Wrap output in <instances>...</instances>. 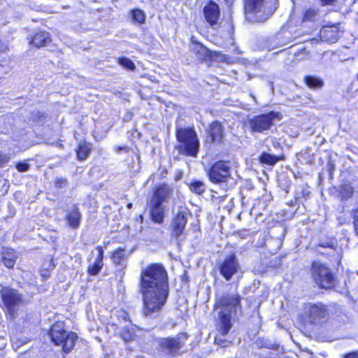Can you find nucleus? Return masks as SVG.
<instances>
[{"label": "nucleus", "mask_w": 358, "mask_h": 358, "mask_svg": "<svg viewBox=\"0 0 358 358\" xmlns=\"http://www.w3.org/2000/svg\"><path fill=\"white\" fill-rule=\"evenodd\" d=\"M139 291L143 296V313L151 316L159 313L169 296V280L162 264H152L142 269Z\"/></svg>", "instance_id": "obj_1"}, {"label": "nucleus", "mask_w": 358, "mask_h": 358, "mask_svg": "<svg viewBox=\"0 0 358 358\" xmlns=\"http://www.w3.org/2000/svg\"><path fill=\"white\" fill-rule=\"evenodd\" d=\"M278 6V0H245V10L248 20L262 22L267 20Z\"/></svg>", "instance_id": "obj_2"}, {"label": "nucleus", "mask_w": 358, "mask_h": 358, "mask_svg": "<svg viewBox=\"0 0 358 358\" xmlns=\"http://www.w3.org/2000/svg\"><path fill=\"white\" fill-rule=\"evenodd\" d=\"M176 138L179 143L176 149L184 155L196 157L200 143L193 128L180 127L176 129Z\"/></svg>", "instance_id": "obj_3"}, {"label": "nucleus", "mask_w": 358, "mask_h": 358, "mask_svg": "<svg viewBox=\"0 0 358 358\" xmlns=\"http://www.w3.org/2000/svg\"><path fill=\"white\" fill-rule=\"evenodd\" d=\"M187 340L185 333L177 334L174 337L159 338L157 341V350L162 357H174L182 354V348Z\"/></svg>", "instance_id": "obj_4"}, {"label": "nucleus", "mask_w": 358, "mask_h": 358, "mask_svg": "<svg viewBox=\"0 0 358 358\" xmlns=\"http://www.w3.org/2000/svg\"><path fill=\"white\" fill-rule=\"evenodd\" d=\"M310 272L313 280L320 287L329 289L336 285V276L325 264L320 262H313Z\"/></svg>", "instance_id": "obj_5"}, {"label": "nucleus", "mask_w": 358, "mask_h": 358, "mask_svg": "<svg viewBox=\"0 0 358 358\" xmlns=\"http://www.w3.org/2000/svg\"><path fill=\"white\" fill-rule=\"evenodd\" d=\"M50 336L55 345H62L65 352H69L73 348L78 338L76 333L65 331L63 323L60 322H57L52 327Z\"/></svg>", "instance_id": "obj_6"}, {"label": "nucleus", "mask_w": 358, "mask_h": 358, "mask_svg": "<svg viewBox=\"0 0 358 358\" xmlns=\"http://www.w3.org/2000/svg\"><path fill=\"white\" fill-rule=\"evenodd\" d=\"M303 315L310 324L321 326L329 320V310L322 303H308L304 306Z\"/></svg>", "instance_id": "obj_7"}, {"label": "nucleus", "mask_w": 358, "mask_h": 358, "mask_svg": "<svg viewBox=\"0 0 358 358\" xmlns=\"http://www.w3.org/2000/svg\"><path fill=\"white\" fill-rule=\"evenodd\" d=\"M279 113L270 112L266 114L254 117L249 121L252 131L263 133L271 129L275 118H280Z\"/></svg>", "instance_id": "obj_8"}, {"label": "nucleus", "mask_w": 358, "mask_h": 358, "mask_svg": "<svg viewBox=\"0 0 358 358\" xmlns=\"http://www.w3.org/2000/svg\"><path fill=\"white\" fill-rule=\"evenodd\" d=\"M239 296L238 294H232L229 298L225 297V334L231 327L230 321L236 317V311L239 307Z\"/></svg>", "instance_id": "obj_9"}, {"label": "nucleus", "mask_w": 358, "mask_h": 358, "mask_svg": "<svg viewBox=\"0 0 358 358\" xmlns=\"http://www.w3.org/2000/svg\"><path fill=\"white\" fill-rule=\"evenodd\" d=\"M1 297L4 306L9 312L22 301V297L17 290L4 287L0 292Z\"/></svg>", "instance_id": "obj_10"}, {"label": "nucleus", "mask_w": 358, "mask_h": 358, "mask_svg": "<svg viewBox=\"0 0 358 358\" xmlns=\"http://www.w3.org/2000/svg\"><path fill=\"white\" fill-rule=\"evenodd\" d=\"M213 314L215 317L216 315L218 316L219 331L222 334V336L215 337V343L222 347V344L224 343V341L221 338L224 336V299L222 297L216 300L214 305Z\"/></svg>", "instance_id": "obj_11"}, {"label": "nucleus", "mask_w": 358, "mask_h": 358, "mask_svg": "<svg viewBox=\"0 0 358 358\" xmlns=\"http://www.w3.org/2000/svg\"><path fill=\"white\" fill-rule=\"evenodd\" d=\"M225 32H227L229 36V45L224 46V48L227 49V51L233 55H239L241 53V51L239 50L238 47L234 43V25L233 23L232 16L230 15L229 17H225Z\"/></svg>", "instance_id": "obj_12"}, {"label": "nucleus", "mask_w": 358, "mask_h": 358, "mask_svg": "<svg viewBox=\"0 0 358 358\" xmlns=\"http://www.w3.org/2000/svg\"><path fill=\"white\" fill-rule=\"evenodd\" d=\"M321 41L327 43H336L341 37L339 28L336 25L323 27L320 32Z\"/></svg>", "instance_id": "obj_13"}, {"label": "nucleus", "mask_w": 358, "mask_h": 358, "mask_svg": "<svg viewBox=\"0 0 358 358\" xmlns=\"http://www.w3.org/2000/svg\"><path fill=\"white\" fill-rule=\"evenodd\" d=\"M337 247L338 243L336 240L335 238H331L321 241L315 246V251L322 255L333 256L336 252Z\"/></svg>", "instance_id": "obj_14"}, {"label": "nucleus", "mask_w": 358, "mask_h": 358, "mask_svg": "<svg viewBox=\"0 0 358 358\" xmlns=\"http://www.w3.org/2000/svg\"><path fill=\"white\" fill-rule=\"evenodd\" d=\"M187 224V213L182 211L178 213L172 222V234L178 238L184 234Z\"/></svg>", "instance_id": "obj_15"}, {"label": "nucleus", "mask_w": 358, "mask_h": 358, "mask_svg": "<svg viewBox=\"0 0 358 358\" xmlns=\"http://www.w3.org/2000/svg\"><path fill=\"white\" fill-rule=\"evenodd\" d=\"M205 18L207 22L213 26L217 24L220 17V8L217 3L210 1L203 8Z\"/></svg>", "instance_id": "obj_16"}, {"label": "nucleus", "mask_w": 358, "mask_h": 358, "mask_svg": "<svg viewBox=\"0 0 358 358\" xmlns=\"http://www.w3.org/2000/svg\"><path fill=\"white\" fill-rule=\"evenodd\" d=\"M171 192L172 189L169 185H160L155 190L150 201H152L154 205L162 204L167 201Z\"/></svg>", "instance_id": "obj_17"}, {"label": "nucleus", "mask_w": 358, "mask_h": 358, "mask_svg": "<svg viewBox=\"0 0 358 358\" xmlns=\"http://www.w3.org/2000/svg\"><path fill=\"white\" fill-rule=\"evenodd\" d=\"M224 161H219L212 166L208 171L209 179L214 183H222L224 181Z\"/></svg>", "instance_id": "obj_18"}, {"label": "nucleus", "mask_w": 358, "mask_h": 358, "mask_svg": "<svg viewBox=\"0 0 358 358\" xmlns=\"http://www.w3.org/2000/svg\"><path fill=\"white\" fill-rule=\"evenodd\" d=\"M222 125L218 121L212 122L208 129V139L207 141L210 143L221 142L222 140Z\"/></svg>", "instance_id": "obj_19"}, {"label": "nucleus", "mask_w": 358, "mask_h": 358, "mask_svg": "<svg viewBox=\"0 0 358 358\" xmlns=\"http://www.w3.org/2000/svg\"><path fill=\"white\" fill-rule=\"evenodd\" d=\"M240 268L239 264L234 254L225 259V280H229Z\"/></svg>", "instance_id": "obj_20"}, {"label": "nucleus", "mask_w": 358, "mask_h": 358, "mask_svg": "<svg viewBox=\"0 0 358 358\" xmlns=\"http://www.w3.org/2000/svg\"><path fill=\"white\" fill-rule=\"evenodd\" d=\"M96 249L98 251V255L96 258V260L93 264L90 265L87 268L88 273L92 275H97L101 270L103 265V250L101 246H97Z\"/></svg>", "instance_id": "obj_21"}, {"label": "nucleus", "mask_w": 358, "mask_h": 358, "mask_svg": "<svg viewBox=\"0 0 358 358\" xmlns=\"http://www.w3.org/2000/svg\"><path fill=\"white\" fill-rule=\"evenodd\" d=\"M51 42L49 33L46 31H38L31 38L30 43L36 48L47 46Z\"/></svg>", "instance_id": "obj_22"}, {"label": "nucleus", "mask_w": 358, "mask_h": 358, "mask_svg": "<svg viewBox=\"0 0 358 358\" xmlns=\"http://www.w3.org/2000/svg\"><path fill=\"white\" fill-rule=\"evenodd\" d=\"M81 217L78 208L74 205L73 209L67 212L66 220L71 228L77 229L80 226Z\"/></svg>", "instance_id": "obj_23"}, {"label": "nucleus", "mask_w": 358, "mask_h": 358, "mask_svg": "<svg viewBox=\"0 0 358 358\" xmlns=\"http://www.w3.org/2000/svg\"><path fill=\"white\" fill-rule=\"evenodd\" d=\"M322 13L320 8L316 7H310L305 9L303 12L302 21L306 22H319L322 19Z\"/></svg>", "instance_id": "obj_24"}, {"label": "nucleus", "mask_w": 358, "mask_h": 358, "mask_svg": "<svg viewBox=\"0 0 358 358\" xmlns=\"http://www.w3.org/2000/svg\"><path fill=\"white\" fill-rule=\"evenodd\" d=\"M113 263L116 266L122 267L121 272L127 266V257L126 256L125 249L119 248L112 253Z\"/></svg>", "instance_id": "obj_25"}, {"label": "nucleus", "mask_w": 358, "mask_h": 358, "mask_svg": "<svg viewBox=\"0 0 358 358\" xmlns=\"http://www.w3.org/2000/svg\"><path fill=\"white\" fill-rule=\"evenodd\" d=\"M152 219L157 223H162L164 220V208L162 204L154 205L152 201L150 204Z\"/></svg>", "instance_id": "obj_26"}, {"label": "nucleus", "mask_w": 358, "mask_h": 358, "mask_svg": "<svg viewBox=\"0 0 358 358\" xmlns=\"http://www.w3.org/2000/svg\"><path fill=\"white\" fill-rule=\"evenodd\" d=\"M17 259V256L13 249H6L2 252V262L8 268H13Z\"/></svg>", "instance_id": "obj_27"}, {"label": "nucleus", "mask_w": 358, "mask_h": 358, "mask_svg": "<svg viewBox=\"0 0 358 358\" xmlns=\"http://www.w3.org/2000/svg\"><path fill=\"white\" fill-rule=\"evenodd\" d=\"M90 150L91 145L90 143L80 142L77 150V157L78 160L83 161L86 159Z\"/></svg>", "instance_id": "obj_28"}, {"label": "nucleus", "mask_w": 358, "mask_h": 358, "mask_svg": "<svg viewBox=\"0 0 358 358\" xmlns=\"http://www.w3.org/2000/svg\"><path fill=\"white\" fill-rule=\"evenodd\" d=\"M304 81L306 85L311 89L322 88L324 85V82L322 79L313 76H306L304 78Z\"/></svg>", "instance_id": "obj_29"}, {"label": "nucleus", "mask_w": 358, "mask_h": 358, "mask_svg": "<svg viewBox=\"0 0 358 358\" xmlns=\"http://www.w3.org/2000/svg\"><path fill=\"white\" fill-rule=\"evenodd\" d=\"M280 159L279 157L265 152H262L259 156L260 162L269 166L275 165Z\"/></svg>", "instance_id": "obj_30"}, {"label": "nucleus", "mask_w": 358, "mask_h": 358, "mask_svg": "<svg viewBox=\"0 0 358 358\" xmlns=\"http://www.w3.org/2000/svg\"><path fill=\"white\" fill-rule=\"evenodd\" d=\"M192 51L196 54L198 59H201L208 55V50L201 43H194L191 47Z\"/></svg>", "instance_id": "obj_31"}, {"label": "nucleus", "mask_w": 358, "mask_h": 358, "mask_svg": "<svg viewBox=\"0 0 358 358\" xmlns=\"http://www.w3.org/2000/svg\"><path fill=\"white\" fill-rule=\"evenodd\" d=\"M189 188L193 193L201 194L206 190V185L202 181L194 180L189 184Z\"/></svg>", "instance_id": "obj_32"}, {"label": "nucleus", "mask_w": 358, "mask_h": 358, "mask_svg": "<svg viewBox=\"0 0 358 358\" xmlns=\"http://www.w3.org/2000/svg\"><path fill=\"white\" fill-rule=\"evenodd\" d=\"M8 50V46L7 43L0 40V66H3L9 62L10 58L7 53Z\"/></svg>", "instance_id": "obj_33"}, {"label": "nucleus", "mask_w": 358, "mask_h": 358, "mask_svg": "<svg viewBox=\"0 0 358 358\" xmlns=\"http://www.w3.org/2000/svg\"><path fill=\"white\" fill-rule=\"evenodd\" d=\"M354 192L353 187L350 184H343L340 187L339 195L341 197V200L348 199L352 196Z\"/></svg>", "instance_id": "obj_34"}, {"label": "nucleus", "mask_w": 358, "mask_h": 358, "mask_svg": "<svg viewBox=\"0 0 358 358\" xmlns=\"http://www.w3.org/2000/svg\"><path fill=\"white\" fill-rule=\"evenodd\" d=\"M120 336L125 341H131L135 337L134 328L130 325H126L122 328Z\"/></svg>", "instance_id": "obj_35"}, {"label": "nucleus", "mask_w": 358, "mask_h": 358, "mask_svg": "<svg viewBox=\"0 0 358 358\" xmlns=\"http://www.w3.org/2000/svg\"><path fill=\"white\" fill-rule=\"evenodd\" d=\"M132 19L138 23H143L145 20L144 12L140 9H134L131 11Z\"/></svg>", "instance_id": "obj_36"}, {"label": "nucleus", "mask_w": 358, "mask_h": 358, "mask_svg": "<svg viewBox=\"0 0 358 358\" xmlns=\"http://www.w3.org/2000/svg\"><path fill=\"white\" fill-rule=\"evenodd\" d=\"M119 64L124 66V68H126L128 70H134L135 69V64H134V62L128 59V58H121V59H119Z\"/></svg>", "instance_id": "obj_37"}, {"label": "nucleus", "mask_w": 358, "mask_h": 358, "mask_svg": "<svg viewBox=\"0 0 358 358\" xmlns=\"http://www.w3.org/2000/svg\"><path fill=\"white\" fill-rule=\"evenodd\" d=\"M29 164L24 162H20L17 164L16 169L20 172H24L29 170Z\"/></svg>", "instance_id": "obj_38"}, {"label": "nucleus", "mask_w": 358, "mask_h": 358, "mask_svg": "<svg viewBox=\"0 0 358 358\" xmlns=\"http://www.w3.org/2000/svg\"><path fill=\"white\" fill-rule=\"evenodd\" d=\"M310 192L308 189H303L300 192H296V201L301 202V199L303 197L306 199V197L308 196Z\"/></svg>", "instance_id": "obj_39"}, {"label": "nucleus", "mask_w": 358, "mask_h": 358, "mask_svg": "<svg viewBox=\"0 0 358 358\" xmlns=\"http://www.w3.org/2000/svg\"><path fill=\"white\" fill-rule=\"evenodd\" d=\"M355 229L358 235V208L352 211Z\"/></svg>", "instance_id": "obj_40"}, {"label": "nucleus", "mask_w": 358, "mask_h": 358, "mask_svg": "<svg viewBox=\"0 0 358 358\" xmlns=\"http://www.w3.org/2000/svg\"><path fill=\"white\" fill-rule=\"evenodd\" d=\"M10 159V157L8 155L0 152V167L3 166Z\"/></svg>", "instance_id": "obj_41"}, {"label": "nucleus", "mask_w": 358, "mask_h": 358, "mask_svg": "<svg viewBox=\"0 0 358 358\" xmlns=\"http://www.w3.org/2000/svg\"><path fill=\"white\" fill-rule=\"evenodd\" d=\"M294 55L296 57H300L301 55H302V57H300V59H303L306 57L308 56L309 52L307 51L306 48H303L300 51H299L297 53H295Z\"/></svg>", "instance_id": "obj_42"}, {"label": "nucleus", "mask_w": 358, "mask_h": 358, "mask_svg": "<svg viewBox=\"0 0 358 358\" xmlns=\"http://www.w3.org/2000/svg\"><path fill=\"white\" fill-rule=\"evenodd\" d=\"M225 63L233 64L238 61V58L237 57H231L229 55L225 54Z\"/></svg>", "instance_id": "obj_43"}, {"label": "nucleus", "mask_w": 358, "mask_h": 358, "mask_svg": "<svg viewBox=\"0 0 358 358\" xmlns=\"http://www.w3.org/2000/svg\"><path fill=\"white\" fill-rule=\"evenodd\" d=\"M343 358H358V351H353L343 355Z\"/></svg>", "instance_id": "obj_44"}, {"label": "nucleus", "mask_w": 358, "mask_h": 358, "mask_svg": "<svg viewBox=\"0 0 358 358\" xmlns=\"http://www.w3.org/2000/svg\"><path fill=\"white\" fill-rule=\"evenodd\" d=\"M322 6H329L334 4L336 0H318Z\"/></svg>", "instance_id": "obj_45"}, {"label": "nucleus", "mask_w": 358, "mask_h": 358, "mask_svg": "<svg viewBox=\"0 0 358 358\" xmlns=\"http://www.w3.org/2000/svg\"><path fill=\"white\" fill-rule=\"evenodd\" d=\"M228 163H230V162L225 161V169H224V171H225V184L227 182H228V178L230 177L229 173V171H228V169H229V166L227 165Z\"/></svg>", "instance_id": "obj_46"}, {"label": "nucleus", "mask_w": 358, "mask_h": 358, "mask_svg": "<svg viewBox=\"0 0 358 358\" xmlns=\"http://www.w3.org/2000/svg\"><path fill=\"white\" fill-rule=\"evenodd\" d=\"M66 180H64L63 178H60L56 181L55 185L57 187L61 188V187H62V184L66 183Z\"/></svg>", "instance_id": "obj_47"}, {"label": "nucleus", "mask_w": 358, "mask_h": 358, "mask_svg": "<svg viewBox=\"0 0 358 358\" xmlns=\"http://www.w3.org/2000/svg\"><path fill=\"white\" fill-rule=\"evenodd\" d=\"M234 1V0H225V3L227 4H229V7L231 6L232 3ZM230 14L231 15V8L229 9V16H230Z\"/></svg>", "instance_id": "obj_48"}, {"label": "nucleus", "mask_w": 358, "mask_h": 358, "mask_svg": "<svg viewBox=\"0 0 358 358\" xmlns=\"http://www.w3.org/2000/svg\"><path fill=\"white\" fill-rule=\"evenodd\" d=\"M219 271L220 274L224 276V263L220 265L219 266Z\"/></svg>", "instance_id": "obj_49"}, {"label": "nucleus", "mask_w": 358, "mask_h": 358, "mask_svg": "<svg viewBox=\"0 0 358 358\" xmlns=\"http://www.w3.org/2000/svg\"><path fill=\"white\" fill-rule=\"evenodd\" d=\"M235 183H236V182H235V181L233 180L230 182L229 186H230V187H232L234 185H235Z\"/></svg>", "instance_id": "obj_50"}, {"label": "nucleus", "mask_w": 358, "mask_h": 358, "mask_svg": "<svg viewBox=\"0 0 358 358\" xmlns=\"http://www.w3.org/2000/svg\"><path fill=\"white\" fill-rule=\"evenodd\" d=\"M127 206L128 208H131L132 203H128Z\"/></svg>", "instance_id": "obj_51"}, {"label": "nucleus", "mask_w": 358, "mask_h": 358, "mask_svg": "<svg viewBox=\"0 0 358 358\" xmlns=\"http://www.w3.org/2000/svg\"><path fill=\"white\" fill-rule=\"evenodd\" d=\"M323 251H324L325 252H329V250L328 249H322Z\"/></svg>", "instance_id": "obj_52"}, {"label": "nucleus", "mask_w": 358, "mask_h": 358, "mask_svg": "<svg viewBox=\"0 0 358 358\" xmlns=\"http://www.w3.org/2000/svg\"><path fill=\"white\" fill-rule=\"evenodd\" d=\"M123 150V148H122V147H118V151H119V150Z\"/></svg>", "instance_id": "obj_53"}, {"label": "nucleus", "mask_w": 358, "mask_h": 358, "mask_svg": "<svg viewBox=\"0 0 358 358\" xmlns=\"http://www.w3.org/2000/svg\"><path fill=\"white\" fill-rule=\"evenodd\" d=\"M357 79H358V74H357Z\"/></svg>", "instance_id": "obj_54"}]
</instances>
